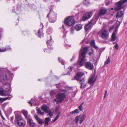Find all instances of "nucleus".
<instances>
[{"mask_svg": "<svg viewBox=\"0 0 127 127\" xmlns=\"http://www.w3.org/2000/svg\"><path fill=\"white\" fill-rule=\"evenodd\" d=\"M13 75L7 69L0 68V81L3 84L2 87H10V85L8 83V80H11L13 78Z\"/></svg>", "mask_w": 127, "mask_h": 127, "instance_id": "f257e3e1", "label": "nucleus"}, {"mask_svg": "<svg viewBox=\"0 0 127 127\" xmlns=\"http://www.w3.org/2000/svg\"><path fill=\"white\" fill-rule=\"evenodd\" d=\"M6 87L0 88V95L4 96H8L4 98L0 97V103H2L7 100H10L13 97L12 95H10L11 92L10 87Z\"/></svg>", "mask_w": 127, "mask_h": 127, "instance_id": "f03ea898", "label": "nucleus"}, {"mask_svg": "<svg viewBox=\"0 0 127 127\" xmlns=\"http://www.w3.org/2000/svg\"><path fill=\"white\" fill-rule=\"evenodd\" d=\"M15 121L17 123L20 127H24L26 124V122L21 116L19 114H16L15 115Z\"/></svg>", "mask_w": 127, "mask_h": 127, "instance_id": "7ed1b4c3", "label": "nucleus"}, {"mask_svg": "<svg viewBox=\"0 0 127 127\" xmlns=\"http://www.w3.org/2000/svg\"><path fill=\"white\" fill-rule=\"evenodd\" d=\"M47 17L48 18L49 21L51 23L55 22L57 19L56 14L50 9L49 13L47 15Z\"/></svg>", "mask_w": 127, "mask_h": 127, "instance_id": "20e7f679", "label": "nucleus"}, {"mask_svg": "<svg viewBox=\"0 0 127 127\" xmlns=\"http://www.w3.org/2000/svg\"><path fill=\"white\" fill-rule=\"evenodd\" d=\"M57 98L54 99L57 104L62 103L66 98V95L64 93H59L57 94Z\"/></svg>", "mask_w": 127, "mask_h": 127, "instance_id": "39448f33", "label": "nucleus"}, {"mask_svg": "<svg viewBox=\"0 0 127 127\" xmlns=\"http://www.w3.org/2000/svg\"><path fill=\"white\" fill-rule=\"evenodd\" d=\"M87 50L85 48H84L83 51H86ZM80 56L82 58L80 61H78L77 62L78 64L80 66H82L83 65V64L85 61L86 56H85V52L84 51H82L80 52Z\"/></svg>", "mask_w": 127, "mask_h": 127, "instance_id": "423d86ee", "label": "nucleus"}, {"mask_svg": "<svg viewBox=\"0 0 127 127\" xmlns=\"http://www.w3.org/2000/svg\"><path fill=\"white\" fill-rule=\"evenodd\" d=\"M64 22L65 25L71 26L74 24L75 21L73 17H70L66 18L65 19Z\"/></svg>", "mask_w": 127, "mask_h": 127, "instance_id": "0eeeda50", "label": "nucleus"}, {"mask_svg": "<svg viewBox=\"0 0 127 127\" xmlns=\"http://www.w3.org/2000/svg\"><path fill=\"white\" fill-rule=\"evenodd\" d=\"M127 1V0H120L117 2L116 4V6L114 9L116 10L122 9L123 8V5Z\"/></svg>", "mask_w": 127, "mask_h": 127, "instance_id": "6e6552de", "label": "nucleus"}, {"mask_svg": "<svg viewBox=\"0 0 127 127\" xmlns=\"http://www.w3.org/2000/svg\"><path fill=\"white\" fill-rule=\"evenodd\" d=\"M86 117V115L84 114L81 115L77 116L75 119V123L77 124L78 123L79 120V123L81 124Z\"/></svg>", "mask_w": 127, "mask_h": 127, "instance_id": "1a4fd4ad", "label": "nucleus"}, {"mask_svg": "<svg viewBox=\"0 0 127 127\" xmlns=\"http://www.w3.org/2000/svg\"><path fill=\"white\" fill-rule=\"evenodd\" d=\"M93 14L92 12H86L83 15L82 20L83 21L89 19L92 16Z\"/></svg>", "mask_w": 127, "mask_h": 127, "instance_id": "9d476101", "label": "nucleus"}, {"mask_svg": "<svg viewBox=\"0 0 127 127\" xmlns=\"http://www.w3.org/2000/svg\"><path fill=\"white\" fill-rule=\"evenodd\" d=\"M85 48V49H86L87 50L86 51H84V52H85V56H86V54L87 52H89V53L88 54L90 55H91L92 54H93L94 53V50L93 49L91 48H88V47H84L83 49L81 48L80 50V52H81L82 51H83L84 49V48Z\"/></svg>", "mask_w": 127, "mask_h": 127, "instance_id": "9b49d317", "label": "nucleus"}, {"mask_svg": "<svg viewBox=\"0 0 127 127\" xmlns=\"http://www.w3.org/2000/svg\"><path fill=\"white\" fill-rule=\"evenodd\" d=\"M108 35L109 33L108 30H104L101 32V37L103 39H105L108 38Z\"/></svg>", "mask_w": 127, "mask_h": 127, "instance_id": "f8f14e48", "label": "nucleus"}, {"mask_svg": "<svg viewBox=\"0 0 127 127\" xmlns=\"http://www.w3.org/2000/svg\"><path fill=\"white\" fill-rule=\"evenodd\" d=\"M85 67L87 69L90 70H92L94 68L93 64L90 62H86Z\"/></svg>", "mask_w": 127, "mask_h": 127, "instance_id": "ddd939ff", "label": "nucleus"}, {"mask_svg": "<svg viewBox=\"0 0 127 127\" xmlns=\"http://www.w3.org/2000/svg\"><path fill=\"white\" fill-rule=\"evenodd\" d=\"M107 12V9L105 8L101 9L98 12V15L97 16L95 17V20H96V19L97 20L98 19L97 17L98 16L103 15L105 14H106Z\"/></svg>", "mask_w": 127, "mask_h": 127, "instance_id": "4468645a", "label": "nucleus"}, {"mask_svg": "<svg viewBox=\"0 0 127 127\" xmlns=\"http://www.w3.org/2000/svg\"><path fill=\"white\" fill-rule=\"evenodd\" d=\"M84 73L82 72H77L75 75L74 76V79L76 80H79L80 78L84 75Z\"/></svg>", "mask_w": 127, "mask_h": 127, "instance_id": "2eb2a0df", "label": "nucleus"}, {"mask_svg": "<svg viewBox=\"0 0 127 127\" xmlns=\"http://www.w3.org/2000/svg\"><path fill=\"white\" fill-rule=\"evenodd\" d=\"M94 20L95 21V18H94V19H92L85 26V29L86 31H88L93 21Z\"/></svg>", "mask_w": 127, "mask_h": 127, "instance_id": "dca6fc26", "label": "nucleus"}, {"mask_svg": "<svg viewBox=\"0 0 127 127\" xmlns=\"http://www.w3.org/2000/svg\"><path fill=\"white\" fill-rule=\"evenodd\" d=\"M40 26L41 27V28L39 29L38 32V36L39 37L43 36V35L42 30L44 27V26L42 24H41Z\"/></svg>", "mask_w": 127, "mask_h": 127, "instance_id": "f3484780", "label": "nucleus"}, {"mask_svg": "<svg viewBox=\"0 0 127 127\" xmlns=\"http://www.w3.org/2000/svg\"><path fill=\"white\" fill-rule=\"evenodd\" d=\"M79 82V83L81 84L80 87V89H82L85 87L86 86V84L85 83V79L84 78L81 79H79V80H77Z\"/></svg>", "mask_w": 127, "mask_h": 127, "instance_id": "a211bd4d", "label": "nucleus"}, {"mask_svg": "<svg viewBox=\"0 0 127 127\" xmlns=\"http://www.w3.org/2000/svg\"><path fill=\"white\" fill-rule=\"evenodd\" d=\"M49 37L50 39L47 41V43L48 48L52 50L53 49L52 47H51V46L53 43V41L52 40L51 36H50Z\"/></svg>", "mask_w": 127, "mask_h": 127, "instance_id": "6ab92c4d", "label": "nucleus"}, {"mask_svg": "<svg viewBox=\"0 0 127 127\" xmlns=\"http://www.w3.org/2000/svg\"><path fill=\"white\" fill-rule=\"evenodd\" d=\"M95 77V75L92 74L91 75L89 79L88 83V84L92 85L91 86H93L94 84L93 79Z\"/></svg>", "mask_w": 127, "mask_h": 127, "instance_id": "aec40b11", "label": "nucleus"}, {"mask_svg": "<svg viewBox=\"0 0 127 127\" xmlns=\"http://www.w3.org/2000/svg\"><path fill=\"white\" fill-rule=\"evenodd\" d=\"M34 117L35 119L37 120L39 124H42L44 123V122L43 120L40 119L37 115H34Z\"/></svg>", "mask_w": 127, "mask_h": 127, "instance_id": "412c9836", "label": "nucleus"}, {"mask_svg": "<svg viewBox=\"0 0 127 127\" xmlns=\"http://www.w3.org/2000/svg\"><path fill=\"white\" fill-rule=\"evenodd\" d=\"M41 109L45 112H46L49 109V108L46 105H43L41 107Z\"/></svg>", "mask_w": 127, "mask_h": 127, "instance_id": "4be33fe9", "label": "nucleus"}, {"mask_svg": "<svg viewBox=\"0 0 127 127\" xmlns=\"http://www.w3.org/2000/svg\"><path fill=\"white\" fill-rule=\"evenodd\" d=\"M82 25L80 24H78L75 25V29L76 31H78L82 28Z\"/></svg>", "mask_w": 127, "mask_h": 127, "instance_id": "5701e85b", "label": "nucleus"}, {"mask_svg": "<svg viewBox=\"0 0 127 127\" xmlns=\"http://www.w3.org/2000/svg\"><path fill=\"white\" fill-rule=\"evenodd\" d=\"M123 12L122 11H118L117 13V14L116 16V18H117L121 17L123 15Z\"/></svg>", "mask_w": 127, "mask_h": 127, "instance_id": "b1692460", "label": "nucleus"}, {"mask_svg": "<svg viewBox=\"0 0 127 127\" xmlns=\"http://www.w3.org/2000/svg\"><path fill=\"white\" fill-rule=\"evenodd\" d=\"M8 50H11V49L9 46H7L6 47L3 48L2 49H0V52H4Z\"/></svg>", "mask_w": 127, "mask_h": 127, "instance_id": "393cba45", "label": "nucleus"}, {"mask_svg": "<svg viewBox=\"0 0 127 127\" xmlns=\"http://www.w3.org/2000/svg\"><path fill=\"white\" fill-rule=\"evenodd\" d=\"M28 123L29 125L32 127H34V124L33 121L31 119H29L28 121Z\"/></svg>", "mask_w": 127, "mask_h": 127, "instance_id": "a878e982", "label": "nucleus"}, {"mask_svg": "<svg viewBox=\"0 0 127 127\" xmlns=\"http://www.w3.org/2000/svg\"><path fill=\"white\" fill-rule=\"evenodd\" d=\"M22 112L24 115L25 116V118L27 120V115L28 114V112L27 111L25 110H23L22 111Z\"/></svg>", "mask_w": 127, "mask_h": 127, "instance_id": "bb28decb", "label": "nucleus"}, {"mask_svg": "<svg viewBox=\"0 0 127 127\" xmlns=\"http://www.w3.org/2000/svg\"><path fill=\"white\" fill-rule=\"evenodd\" d=\"M116 33H115L114 32H113L111 36L112 41H114L116 39Z\"/></svg>", "mask_w": 127, "mask_h": 127, "instance_id": "cd10ccee", "label": "nucleus"}, {"mask_svg": "<svg viewBox=\"0 0 127 127\" xmlns=\"http://www.w3.org/2000/svg\"><path fill=\"white\" fill-rule=\"evenodd\" d=\"M46 113H48L47 116H49L50 117L52 116L53 115V113L52 112L51 110H48L46 112Z\"/></svg>", "mask_w": 127, "mask_h": 127, "instance_id": "c85d7f7f", "label": "nucleus"}, {"mask_svg": "<svg viewBox=\"0 0 127 127\" xmlns=\"http://www.w3.org/2000/svg\"><path fill=\"white\" fill-rule=\"evenodd\" d=\"M53 31L52 29L51 28H48L47 31V33L48 34H49L52 33Z\"/></svg>", "mask_w": 127, "mask_h": 127, "instance_id": "c756f323", "label": "nucleus"}, {"mask_svg": "<svg viewBox=\"0 0 127 127\" xmlns=\"http://www.w3.org/2000/svg\"><path fill=\"white\" fill-rule=\"evenodd\" d=\"M37 113L41 115H43L44 113V112H41V110L39 109H37Z\"/></svg>", "mask_w": 127, "mask_h": 127, "instance_id": "7c9ffc66", "label": "nucleus"}, {"mask_svg": "<svg viewBox=\"0 0 127 127\" xmlns=\"http://www.w3.org/2000/svg\"><path fill=\"white\" fill-rule=\"evenodd\" d=\"M50 119L49 118H46L45 119V124L46 125H48V122L50 120Z\"/></svg>", "mask_w": 127, "mask_h": 127, "instance_id": "2f4dec72", "label": "nucleus"}, {"mask_svg": "<svg viewBox=\"0 0 127 127\" xmlns=\"http://www.w3.org/2000/svg\"><path fill=\"white\" fill-rule=\"evenodd\" d=\"M84 4L86 5H88L89 4L90 2L89 0H85L83 2Z\"/></svg>", "mask_w": 127, "mask_h": 127, "instance_id": "473e14b6", "label": "nucleus"}, {"mask_svg": "<svg viewBox=\"0 0 127 127\" xmlns=\"http://www.w3.org/2000/svg\"><path fill=\"white\" fill-rule=\"evenodd\" d=\"M84 104V102H82L78 107V108L80 111H82L83 109L82 106Z\"/></svg>", "mask_w": 127, "mask_h": 127, "instance_id": "72a5a7b5", "label": "nucleus"}, {"mask_svg": "<svg viewBox=\"0 0 127 127\" xmlns=\"http://www.w3.org/2000/svg\"><path fill=\"white\" fill-rule=\"evenodd\" d=\"M58 59L59 62H61L62 64L63 65L64 64V62L62 58H58Z\"/></svg>", "mask_w": 127, "mask_h": 127, "instance_id": "f704fd0d", "label": "nucleus"}, {"mask_svg": "<svg viewBox=\"0 0 127 127\" xmlns=\"http://www.w3.org/2000/svg\"><path fill=\"white\" fill-rule=\"evenodd\" d=\"M110 60L109 59V58L108 57L107 59V60H106L105 63H104V65L107 64L110 62Z\"/></svg>", "mask_w": 127, "mask_h": 127, "instance_id": "c9c22d12", "label": "nucleus"}, {"mask_svg": "<svg viewBox=\"0 0 127 127\" xmlns=\"http://www.w3.org/2000/svg\"><path fill=\"white\" fill-rule=\"evenodd\" d=\"M55 94V91L53 90H52L50 93V95L51 96H53Z\"/></svg>", "mask_w": 127, "mask_h": 127, "instance_id": "e433bc0d", "label": "nucleus"}, {"mask_svg": "<svg viewBox=\"0 0 127 127\" xmlns=\"http://www.w3.org/2000/svg\"><path fill=\"white\" fill-rule=\"evenodd\" d=\"M114 48H115L116 50H118L119 48V45L117 44H116L114 46Z\"/></svg>", "mask_w": 127, "mask_h": 127, "instance_id": "4c0bfd02", "label": "nucleus"}, {"mask_svg": "<svg viewBox=\"0 0 127 127\" xmlns=\"http://www.w3.org/2000/svg\"><path fill=\"white\" fill-rule=\"evenodd\" d=\"M74 29L75 28L73 27H72L71 28L70 32L71 33H73Z\"/></svg>", "mask_w": 127, "mask_h": 127, "instance_id": "58836bf2", "label": "nucleus"}, {"mask_svg": "<svg viewBox=\"0 0 127 127\" xmlns=\"http://www.w3.org/2000/svg\"><path fill=\"white\" fill-rule=\"evenodd\" d=\"M91 45L92 46H93L95 45V41L94 40H93L92 41L91 43Z\"/></svg>", "mask_w": 127, "mask_h": 127, "instance_id": "ea45409f", "label": "nucleus"}, {"mask_svg": "<svg viewBox=\"0 0 127 127\" xmlns=\"http://www.w3.org/2000/svg\"><path fill=\"white\" fill-rule=\"evenodd\" d=\"M79 112V111L78 109H76L74 111V112L75 113H78Z\"/></svg>", "mask_w": 127, "mask_h": 127, "instance_id": "a19ab883", "label": "nucleus"}, {"mask_svg": "<svg viewBox=\"0 0 127 127\" xmlns=\"http://www.w3.org/2000/svg\"><path fill=\"white\" fill-rule=\"evenodd\" d=\"M8 103V102H6L4 103L2 105V107L4 108L7 105V104Z\"/></svg>", "mask_w": 127, "mask_h": 127, "instance_id": "79ce46f5", "label": "nucleus"}, {"mask_svg": "<svg viewBox=\"0 0 127 127\" xmlns=\"http://www.w3.org/2000/svg\"><path fill=\"white\" fill-rule=\"evenodd\" d=\"M60 112L58 113L55 118L57 119L60 116Z\"/></svg>", "mask_w": 127, "mask_h": 127, "instance_id": "37998d69", "label": "nucleus"}, {"mask_svg": "<svg viewBox=\"0 0 127 127\" xmlns=\"http://www.w3.org/2000/svg\"><path fill=\"white\" fill-rule=\"evenodd\" d=\"M113 26H111L110 27L109 30V31L110 32H111V31H112V30H113Z\"/></svg>", "mask_w": 127, "mask_h": 127, "instance_id": "c03bdc74", "label": "nucleus"}, {"mask_svg": "<svg viewBox=\"0 0 127 127\" xmlns=\"http://www.w3.org/2000/svg\"><path fill=\"white\" fill-rule=\"evenodd\" d=\"M118 29L117 28H115V30L113 32H114L115 33H116V34H117V32L118 30Z\"/></svg>", "mask_w": 127, "mask_h": 127, "instance_id": "a18cd8bd", "label": "nucleus"}, {"mask_svg": "<svg viewBox=\"0 0 127 127\" xmlns=\"http://www.w3.org/2000/svg\"><path fill=\"white\" fill-rule=\"evenodd\" d=\"M110 3V2L109 1H108L107 2H105V4L107 5H109V4Z\"/></svg>", "mask_w": 127, "mask_h": 127, "instance_id": "49530a36", "label": "nucleus"}, {"mask_svg": "<svg viewBox=\"0 0 127 127\" xmlns=\"http://www.w3.org/2000/svg\"><path fill=\"white\" fill-rule=\"evenodd\" d=\"M60 84H56V86L57 88H58L59 87V85Z\"/></svg>", "mask_w": 127, "mask_h": 127, "instance_id": "de8ad7c7", "label": "nucleus"}, {"mask_svg": "<svg viewBox=\"0 0 127 127\" xmlns=\"http://www.w3.org/2000/svg\"><path fill=\"white\" fill-rule=\"evenodd\" d=\"M117 25H120V23L119 21H118L117 20L116 21V24Z\"/></svg>", "mask_w": 127, "mask_h": 127, "instance_id": "09e8293b", "label": "nucleus"}, {"mask_svg": "<svg viewBox=\"0 0 127 127\" xmlns=\"http://www.w3.org/2000/svg\"><path fill=\"white\" fill-rule=\"evenodd\" d=\"M62 28L63 29L64 31L65 30V29L64 28V25L62 26Z\"/></svg>", "mask_w": 127, "mask_h": 127, "instance_id": "8fccbe9b", "label": "nucleus"}, {"mask_svg": "<svg viewBox=\"0 0 127 127\" xmlns=\"http://www.w3.org/2000/svg\"><path fill=\"white\" fill-rule=\"evenodd\" d=\"M119 25H117V24H116L115 26V28H118Z\"/></svg>", "mask_w": 127, "mask_h": 127, "instance_id": "3c124183", "label": "nucleus"}, {"mask_svg": "<svg viewBox=\"0 0 127 127\" xmlns=\"http://www.w3.org/2000/svg\"><path fill=\"white\" fill-rule=\"evenodd\" d=\"M14 119V117L13 116L12 117H11V121H13V119Z\"/></svg>", "mask_w": 127, "mask_h": 127, "instance_id": "603ef678", "label": "nucleus"}, {"mask_svg": "<svg viewBox=\"0 0 127 127\" xmlns=\"http://www.w3.org/2000/svg\"><path fill=\"white\" fill-rule=\"evenodd\" d=\"M93 46H94V48L95 49H97L98 48V47L97 46H95V45Z\"/></svg>", "mask_w": 127, "mask_h": 127, "instance_id": "864d4df0", "label": "nucleus"}, {"mask_svg": "<svg viewBox=\"0 0 127 127\" xmlns=\"http://www.w3.org/2000/svg\"><path fill=\"white\" fill-rule=\"evenodd\" d=\"M57 119L55 118L52 120V121L54 122H55L57 120Z\"/></svg>", "mask_w": 127, "mask_h": 127, "instance_id": "5fc2aeb1", "label": "nucleus"}, {"mask_svg": "<svg viewBox=\"0 0 127 127\" xmlns=\"http://www.w3.org/2000/svg\"><path fill=\"white\" fill-rule=\"evenodd\" d=\"M57 119L55 118L52 120V121L54 122H55L57 120Z\"/></svg>", "mask_w": 127, "mask_h": 127, "instance_id": "6e6d98bb", "label": "nucleus"}, {"mask_svg": "<svg viewBox=\"0 0 127 127\" xmlns=\"http://www.w3.org/2000/svg\"><path fill=\"white\" fill-rule=\"evenodd\" d=\"M49 51V50L47 49H46L44 50V52H47Z\"/></svg>", "mask_w": 127, "mask_h": 127, "instance_id": "4d7b16f0", "label": "nucleus"}, {"mask_svg": "<svg viewBox=\"0 0 127 127\" xmlns=\"http://www.w3.org/2000/svg\"><path fill=\"white\" fill-rule=\"evenodd\" d=\"M69 69L71 71H72L73 69V68L71 67H69Z\"/></svg>", "mask_w": 127, "mask_h": 127, "instance_id": "13d9d810", "label": "nucleus"}, {"mask_svg": "<svg viewBox=\"0 0 127 127\" xmlns=\"http://www.w3.org/2000/svg\"><path fill=\"white\" fill-rule=\"evenodd\" d=\"M70 113L72 115L75 113H74V111L71 112H70Z\"/></svg>", "mask_w": 127, "mask_h": 127, "instance_id": "bf43d9fd", "label": "nucleus"}, {"mask_svg": "<svg viewBox=\"0 0 127 127\" xmlns=\"http://www.w3.org/2000/svg\"><path fill=\"white\" fill-rule=\"evenodd\" d=\"M107 90H105V94H104V95H107Z\"/></svg>", "mask_w": 127, "mask_h": 127, "instance_id": "052dcab7", "label": "nucleus"}, {"mask_svg": "<svg viewBox=\"0 0 127 127\" xmlns=\"http://www.w3.org/2000/svg\"><path fill=\"white\" fill-rule=\"evenodd\" d=\"M97 78V77H96L94 79V83L96 81V78Z\"/></svg>", "mask_w": 127, "mask_h": 127, "instance_id": "680f3d73", "label": "nucleus"}, {"mask_svg": "<svg viewBox=\"0 0 127 127\" xmlns=\"http://www.w3.org/2000/svg\"><path fill=\"white\" fill-rule=\"evenodd\" d=\"M28 103L29 104H30L32 106V102H31V101H30L29 102H28Z\"/></svg>", "mask_w": 127, "mask_h": 127, "instance_id": "e2e57ef3", "label": "nucleus"}, {"mask_svg": "<svg viewBox=\"0 0 127 127\" xmlns=\"http://www.w3.org/2000/svg\"><path fill=\"white\" fill-rule=\"evenodd\" d=\"M60 91L61 92H64V91H66V90H60Z\"/></svg>", "mask_w": 127, "mask_h": 127, "instance_id": "0e129e2a", "label": "nucleus"}, {"mask_svg": "<svg viewBox=\"0 0 127 127\" xmlns=\"http://www.w3.org/2000/svg\"><path fill=\"white\" fill-rule=\"evenodd\" d=\"M66 37V35H65V34H64V35L63 36V37L64 38H65Z\"/></svg>", "mask_w": 127, "mask_h": 127, "instance_id": "69168bd1", "label": "nucleus"}, {"mask_svg": "<svg viewBox=\"0 0 127 127\" xmlns=\"http://www.w3.org/2000/svg\"><path fill=\"white\" fill-rule=\"evenodd\" d=\"M1 116V117H2V119L3 120H4L5 119L2 116Z\"/></svg>", "mask_w": 127, "mask_h": 127, "instance_id": "338daca9", "label": "nucleus"}, {"mask_svg": "<svg viewBox=\"0 0 127 127\" xmlns=\"http://www.w3.org/2000/svg\"><path fill=\"white\" fill-rule=\"evenodd\" d=\"M55 0V1H56V2H58V1H59V0Z\"/></svg>", "mask_w": 127, "mask_h": 127, "instance_id": "774afa93", "label": "nucleus"}]
</instances>
